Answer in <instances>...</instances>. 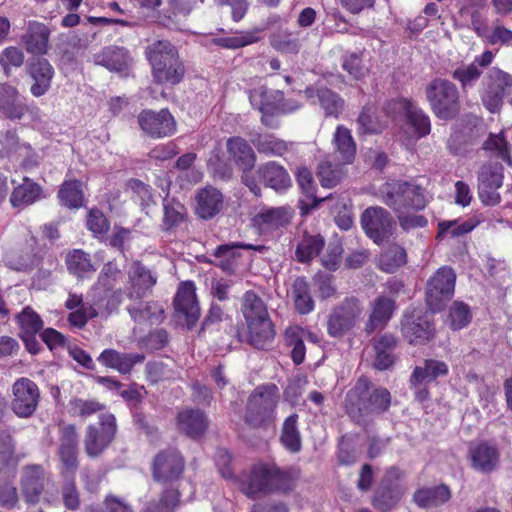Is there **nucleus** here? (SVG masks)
I'll list each match as a JSON object with an SVG mask.
<instances>
[{
    "mask_svg": "<svg viewBox=\"0 0 512 512\" xmlns=\"http://www.w3.org/2000/svg\"><path fill=\"white\" fill-rule=\"evenodd\" d=\"M391 406V394L384 387H371L370 381L361 377L347 392L345 410L357 425L367 427L374 417L387 412Z\"/></svg>",
    "mask_w": 512,
    "mask_h": 512,
    "instance_id": "f257e3e1",
    "label": "nucleus"
},
{
    "mask_svg": "<svg viewBox=\"0 0 512 512\" xmlns=\"http://www.w3.org/2000/svg\"><path fill=\"white\" fill-rule=\"evenodd\" d=\"M291 469H281L276 465L257 464L248 472H243L239 479L240 490L249 498H256L274 492L287 493L295 483Z\"/></svg>",
    "mask_w": 512,
    "mask_h": 512,
    "instance_id": "f03ea898",
    "label": "nucleus"
},
{
    "mask_svg": "<svg viewBox=\"0 0 512 512\" xmlns=\"http://www.w3.org/2000/svg\"><path fill=\"white\" fill-rule=\"evenodd\" d=\"M241 313L248 329V342L257 349L269 346L275 329L264 300L254 291H246L241 299Z\"/></svg>",
    "mask_w": 512,
    "mask_h": 512,
    "instance_id": "7ed1b4c3",
    "label": "nucleus"
},
{
    "mask_svg": "<svg viewBox=\"0 0 512 512\" xmlns=\"http://www.w3.org/2000/svg\"><path fill=\"white\" fill-rule=\"evenodd\" d=\"M146 56L152 66L154 81L159 84L176 85L185 74L178 50L167 40H159L146 49Z\"/></svg>",
    "mask_w": 512,
    "mask_h": 512,
    "instance_id": "20e7f679",
    "label": "nucleus"
},
{
    "mask_svg": "<svg viewBox=\"0 0 512 512\" xmlns=\"http://www.w3.org/2000/svg\"><path fill=\"white\" fill-rule=\"evenodd\" d=\"M280 401L279 388L274 383L257 386L249 395L244 421L251 428H267L276 421Z\"/></svg>",
    "mask_w": 512,
    "mask_h": 512,
    "instance_id": "39448f33",
    "label": "nucleus"
},
{
    "mask_svg": "<svg viewBox=\"0 0 512 512\" xmlns=\"http://www.w3.org/2000/svg\"><path fill=\"white\" fill-rule=\"evenodd\" d=\"M379 198L394 212L422 210L426 206L424 190L415 183L391 180L382 184L378 190Z\"/></svg>",
    "mask_w": 512,
    "mask_h": 512,
    "instance_id": "423d86ee",
    "label": "nucleus"
},
{
    "mask_svg": "<svg viewBox=\"0 0 512 512\" xmlns=\"http://www.w3.org/2000/svg\"><path fill=\"white\" fill-rule=\"evenodd\" d=\"M426 98L436 117L442 120L455 118L460 111L459 91L454 83L437 78L426 89Z\"/></svg>",
    "mask_w": 512,
    "mask_h": 512,
    "instance_id": "0eeeda50",
    "label": "nucleus"
},
{
    "mask_svg": "<svg viewBox=\"0 0 512 512\" xmlns=\"http://www.w3.org/2000/svg\"><path fill=\"white\" fill-rule=\"evenodd\" d=\"M512 75L497 68H491L484 76L480 98L484 107L491 113L500 110L504 98L511 93Z\"/></svg>",
    "mask_w": 512,
    "mask_h": 512,
    "instance_id": "6e6552de",
    "label": "nucleus"
},
{
    "mask_svg": "<svg viewBox=\"0 0 512 512\" xmlns=\"http://www.w3.org/2000/svg\"><path fill=\"white\" fill-rule=\"evenodd\" d=\"M363 305L357 297L349 296L334 306L327 319V333L331 337H341L350 331L360 320Z\"/></svg>",
    "mask_w": 512,
    "mask_h": 512,
    "instance_id": "1a4fd4ad",
    "label": "nucleus"
},
{
    "mask_svg": "<svg viewBox=\"0 0 512 512\" xmlns=\"http://www.w3.org/2000/svg\"><path fill=\"white\" fill-rule=\"evenodd\" d=\"M117 432L116 418L111 413L101 414L98 424L86 428L84 450L88 457L100 456L111 444Z\"/></svg>",
    "mask_w": 512,
    "mask_h": 512,
    "instance_id": "9d476101",
    "label": "nucleus"
},
{
    "mask_svg": "<svg viewBox=\"0 0 512 512\" xmlns=\"http://www.w3.org/2000/svg\"><path fill=\"white\" fill-rule=\"evenodd\" d=\"M40 390L35 382L26 377L17 379L12 385L10 408L19 418H30L39 405Z\"/></svg>",
    "mask_w": 512,
    "mask_h": 512,
    "instance_id": "9b49d317",
    "label": "nucleus"
},
{
    "mask_svg": "<svg viewBox=\"0 0 512 512\" xmlns=\"http://www.w3.org/2000/svg\"><path fill=\"white\" fill-rule=\"evenodd\" d=\"M456 275L452 268L443 266L428 280L426 302L432 312L440 311L454 293Z\"/></svg>",
    "mask_w": 512,
    "mask_h": 512,
    "instance_id": "f8f14e48",
    "label": "nucleus"
},
{
    "mask_svg": "<svg viewBox=\"0 0 512 512\" xmlns=\"http://www.w3.org/2000/svg\"><path fill=\"white\" fill-rule=\"evenodd\" d=\"M401 332L411 344H425L432 340L435 328L430 315L416 309H407L401 320Z\"/></svg>",
    "mask_w": 512,
    "mask_h": 512,
    "instance_id": "ddd939ff",
    "label": "nucleus"
},
{
    "mask_svg": "<svg viewBox=\"0 0 512 512\" xmlns=\"http://www.w3.org/2000/svg\"><path fill=\"white\" fill-rule=\"evenodd\" d=\"M361 226L370 239L380 244L392 235L394 220L386 209L369 207L361 215Z\"/></svg>",
    "mask_w": 512,
    "mask_h": 512,
    "instance_id": "4468645a",
    "label": "nucleus"
},
{
    "mask_svg": "<svg viewBox=\"0 0 512 512\" xmlns=\"http://www.w3.org/2000/svg\"><path fill=\"white\" fill-rule=\"evenodd\" d=\"M401 476L400 469L396 467L387 469L372 500L376 509L387 511L400 501L404 493L402 486L398 483Z\"/></svg>",
    "mask_w": 512,
    "mask_h": 512,
    "instance_id": "2eb2a0df",
    "label": "nucleus"
},
{
    "mask_svg": "<svg viewBox=\"0 0 512 512\" xmlns=\"http://www.w3.org/2000/svg\"><path fill=\"white\" fill-rule=\"evenodd\" d=\"M137 120L141 130L152 138L168 137L176 131L175 119L168 109L143 110Z\"/></svg>",
    "mask_w": 512,
    "mask_h": 512,
    "instance_id": "dca6fc26",
    "label": "nucleus"
},
{
    "mask_svg": "<svg viewBox=\"0 0 512 512\" xmlns=\"http://www.w3.org/2000/svg\"><path fill=\"white\" fill-rule=\"evenodd\" d=\"M184 459L173 449L160 451L154 458L152 475L157 482H173L178 480L184 471Z\"/></svg>",
    "mask_w": 512,
    "mask_h": 512,
    "instance_id": "f3484780",
    "label": "nucleus"
},
{
    "mask_svg": "<svg viewBox=\"0 0 512 512\" xmlns=\"http://www.w3.org/2000/svg\"><path fill=\"white\" fill-rule=\"evenodd\" d=\"M175 311L179 318H183L190 330L200 317V307L196 298V287L192 281L180 284L174 299Z\"/></svg>",
    "mask_w": 512,
    "mask_h": 512,
    "instance_id": "a211bd4d",
    "label": "nucleus"
},
{
    "mask_svg": "<svg viewBox=\"0 0 512 512\" xmlns=\"http://www.w3.org/2000/svg\"><path fill=\"white\" fill-rule=\"evenodd\" d=\"M282 98V91L268 89L265 86L249 91L250 103L262 113L261 121L266 126H274L272 117L278 114Z\"/></svg>",
    "mask_w": 512,
    "mask_h": 512,
    "instance_id": "6ab92c4d",
    "label": "nucleus"
},
{
    "mask_svg": "<svg viewBox=\"0 0 512 512\" xmlns=\"http://www.w3.org/2000/svg\"><path fill=\"white\" fill-rule=\"evenodd\" d=\"M478 182V195L481 202L486 206L499 204L501 196L498 189L503 182L500 167L484 165L478 174Z\"/></svg>",
    "mask_w": 512,
    "mask_h": 512,
    "instance_id": "aec40b11",
    "label": "nucleus"
},
{
    "mask_svg": "<svg viewBox=\"0 0 512 512\" xmlns=\"http://www.w3.org/2000/svg\"><path fill=\"white\" fill-rule=\"evenodd\" d=\"M46 482L44 469L40 465L23 467L20 476V490L28 505H36L40 502Z\"/></svg>",
    "mask_w": 512,
    "mask_h": 512,
    "instance_id": "412c9836",
    "label": "nucleus"
},
{
    "mask_svg": "<svg viewBox=\"0 0 512 512\" xmlns=\"http://www.w3.org/2000/svg\"><path fill=\"white\" fill-rule=\"evenodd\" d=\"M78 433L74 425H64L60 429L58 456L62 472L74 474L78 468Z\"/></svg>",
    "mask_w": 512,
    "mask_h": 512,
    "instance_id": "4be33fe9",
    "label": "nucleus"
},
{
    "mask_svg": "<svg viewBox=\"0 0 512 512\" xmlns=\"http://www.w3.org/2000/svg\"><path fill=\"white\" fill-rule=\"evenodd\" d=\"M468 459L474 470L488 474L498 467L500 453L495 445L487 442L471 443L468 450Z\"/></svg>",
    "mask_w": 512,
    "mask_h": 512,
    "instance_id": "5701e85b",
    "label": "nucleus"
},
{
    "mask_svg": "<svg viewBox=\"0 0 512 512\" xmlns=\"http://www.w3.org/2000/svg\"><path fill=\"white\" fill-rule=\"evenodd\" d=\"M304 94L312 104H319L327 117L338 118L344 109V100L326 87L308 86Z\"/></svg>",
    "mask_w": 512,
    "mask_h": 512,
    "instance_id": "b1692460",
    "label": "nucleus"
},
{
    "mask_svg": "<svg viewBox=\"0 0 512 512\" xmlns=\"http://www.w3.org/2000/svg\"><path fill=\"white\" fill-rule=\"evenodd\" d=\"M145 360L140 353H122L115 349H104L97 357V361L105 367L114 369L121 374H129L136 364Z\"/></svg>",
    "mask_w": 512,
    "mask_h": 512,
    "instance_id": "393cba45",
    "label": "nucleus"
},
{
    "mask_svg": "<svg viewBox=\"0 0 512 512\" xmlns=\"http://www.w3.org/2000/svg\"><path fill=\"white\" fill-rule=\"evenodd\" d=\"M130 288L128 297L140 299L145 297L157 282V276L147 267L136 261L129 271Z\"/></svg>",
    "mask_w": 512,
    "mask_h": 512,
    "instance_id": "a878e982",
    "label": "nucleus"
},
{
    "mask_svg": "<svg viewBox=\"0 0 512 512\" xmlns=\"http://www.w3.org/2000/svg\"><path fill=\"white\" fill-rule=\"evenodd\" d=\"M396 309L395 301L387 296H379L371 303V312L365 324V332L373 333L377 329H383L393 316Z\"/></svg>",
    "mask_w": 512,
    "mask_h": 512,
    "instance_id": "bb28decb",
    "label": "nucleus"
},
{
    "mask_svg": "<svg viewBox=\"0 0 512 512\" xmlns=\"http://www.w3.org/2000/svg\"><path fill=\"white\" fill-rule=\"evenodd\" d=\"M45 197L46 195L41 185L28 177H24L23 182L12 190L9 202L13 208L23 209Z\"/></svg>",
    "mask_w": 512,
    "mask_h": 512,
    "instance_id": "cd10ccee",
    "label": "nucleus"
},
{
    "mask_svg": "<svg viewBox=\"0 0 512 512\" xmlns=\"http://www.w3.org/2000/svg\"><path fill=\"white\" fill-rule=\"evenodd\" d=\"M124 279V274L116 262L109 261L104 264L98 275L97 282L92 287V302L100 303L102 301V292H110L116 289V285Z\"/></svg>",
    "mask_w": 512,
    "mask_h": 512,
    "instance_id": "c85d7f7f",
    "label": "nucleus"
},
{
    "mask_svg": "<svg viewBox=\"0 0 512 512\" xmlns=\"http://www.w3.org/2000/svg\"><path fill=\"white\" fill-rule=\"evenodd\" d=\"M178 429L190 438H198L208 427L205 413L200 409L187 408L177 415Z\"/></svg>",
    "mask_w": 512,
    "mask_h": 512,
    "instance_id": "c756f323",
    "label": "nucleus"
},
{
    "mask_svg": "<svg viewBox=\"0 0 512 512\" xmlns=\"http://www.w3.org/2000/svg\"><path fill=\"white\" fill-rule=\"evenodd\" d=\"M196 213L202 219H211L223 208V194L213 186H207L196 195Z\"/></svg>",
    "mask_w": 512,
    "mask_h": 512,
    "instance_id": "7c9ffc66",
    "label": "nucleus"
},
{
    "mask_svg": "<svg viewBox=\"0 0 512 512\" xmlns=\"http://www.w3.org/2000/svg\"><path fill=\"white\" fill-rule=\"evenodd\" d=\"M229 158L243 170L250 172L256 162V155L249 143L241 137H230L226 142Z\"/></svg>",
    "mask_w": 512,
    "mask_h": 512,
    "instance_id": "2f4dec72",
    "label": "nucleus"
},
{
    "mask_svg": "<svg viewBox=\"0 0 512 512\" xmlns=\"http://www.w3.org/2000/svg\"><path fill=\"white\" fill-rule=\"evenodd\" d=\"M29 73L34 80L30 89L32 95L35 97L44 95L50 89L54 76L52 65L45 58H37L30 63Z\"/></svg>",
    "mask_w": 512,
    "mask_h": 512,
    "instance_id": "473e14b6",
    "label": "nucleus"
},
{
    "mask_svg": "<svg viewBox=\"0 0 512 512\" xmlns=\"http://www.w3.org/2000/svg\"><path fill=\"white\" fill-rule=\"evenodd\" d=\"M50 29L43 23L29 22L26 33L22 36V41L26 46L28 53L44 55L48 50Z\"/></svg>",
    "mask_w": 512,
    "mask_h": 512,
    "instance_id": "72a5a7b5",
    "label": "nucleus"
},
{
    "mask_svg": "<svg viewBox=\"0 0 512 512\" xmlns=\"http://www.w3.org/2000/svg\"><path fill=\"white\" fill-rule=\"evenodd\" d=\"M257 172L264 184L276 192H284L291 186V178L286 169L274 161L261 165Z\"/></svg>",
    "mask_w": 512,
    "mask_h": 512,
    "instance_id": "f704fd0d",
    "label": "nucleus"
},
{
    "mask_svg": "<svg viewBox=\"0 0 512 512\" xmlns=\"http://www.w3.org/2000/svg\"><path fill=\"white\" fill-rule=\"evenodd\" d=\"M334 157L341 164H351L356 155V144L351 131L339 125L333 135Z\"/></svg>",
    "mask_w": 512,
    "mask_h": 512,
    "instance_id": "c9c22d12",
    "label": "nucleus"
},
{
    "mask_svg": "<svg viewBox=\"0 0 512 512\" xmlns=\"http://www.w3.org/2000/svg\"><path fill=\"white\" fill-rule=\"evenodd\" d=\"M398 339L391 333H385L374 340L373 348L375 351V360L373 366L378 370L389 369L395 361L394 351L397 347Z\"/></svg>",
    "mask_w": 512,
    "mask_h": 512,
    "instance_id": "e433bc0d",
    "label": "nucleus"
},
{
    "mask_svg": "<svg viewBox=\"0 0 512 512\" xmlns=\"http://www.w3.org/2000/svg\"><path fill=\"white\" fill-rule=\"evenodd\" d=\"M0 112L9 119H21L27 112V106L11 85H0Z\"/></svg>",
    "mask_w": 512,
    "mask_h": 512,
    "instance_id": "4c0bfd02",
    "label": "nucleus"
},
{
    "mask_svg": "<svg viewBox=\"0 0 512 512\" xmlns=\"http://www.w3.org/2000/svg\"><path fill=\"white\" fill-rule=\"evenodd\" d=\"M130 317L137 323L159 324L164 318L163 305L156 301H147L127 307Z\"/></svg>",
    "mask_w": 512,
    "mask_h": 512,
    "instance_id": "58836bf2",
    "label": "nucleus"
},
{
    "mask_svg": "<svg viewBox=\"0 0 512 512\" xmlns=\"http://www.w3.org/2000/svg\"><path fill=\"white\" fill-rule=\"evenodd\" d=\"M448 373V366L445 362L427 359L424 361V366H416L410 377V384L417 387L420 384L432 382L440 376H445Z\"/></svg>",
    "mask_w": 512,
    "mask_h": 512,
    "instance_id": "ea45409f",
    "label": "nucleus"
},
{
    "mask_svg": "<svg viewBox=\"0 0 512 512\" xmlns=\"http://www.w3.org/2000/svg\"><path fill=\"white\" fill-rule=\"evenodd\" d=\"M451 492L446 485L422 488L415 492L413 499L421 508L438 507L449 501Z\"/></svg>",
    "mask_w": 512,
    "mask_h": 512,
    "instance_id": "a19ab883",
    "label": "nucleus"
},
{
    "mask_svg": "<svg viewBox=\"0 0 512 512\" xmlns=\"http://www.w3.org/2000/svg\"><path fill=\"white\" fill-rule=\"evenodd\" d=\"M93 61L110 71H121L127 66V51L124 48L108 46L94 54Z\"/></svg>",
    "mask_w": 512,
    "mask_h": 512,
    "instance_id": "79ce46f5",
    "label": "nucleus"
},
{
    "mask_svg": "<svg viewBox=\"0 0 512 512\" xmlns=\"http://www.w3.org/2000/svg\"><path fill=\"white\" fill-rule=\"evenodd\" d=\"M298 418V414H291L284 420L281 429L280 441L291 453L299 452L302 447L301 434L298 429Z\"/></svg>",
    "mask_w": 512,
    "mask_h": 512,
    "instance_id": "37998d69",
    "label": "nucleus"
},
{
    "mask_svg": "<svg viewBox=\"0 0 512 512\" xmlns=\"http://www.w3.org/2000/svg\"><path fill=\"white\" fill-rule=\"evenodd\" d=\"M291 217L290 209L277 207L262 210L257 214L256 220L263 229L274 230L289 224Z\"/></svg>",
    "mask_w": 512,
    "mask_h": 512,
    "instance_id": "c03bdc74",
    "label": "nucleus"
},
{
    "mask_svg": "<svg viewBox=\"0 0 512 512\" xmlns=\"http://www.w3.org/2000/svg\"><path fill=\"white\" fill-rule=\"evenodd\" d=\"M68 271L79 279L90 278L96 271L89 254L82 250H73L66 257Z\"/></svg>",
    "mask_w": 512,
    "mask_h": 512,
    "instance_id": "a18cd8bd",
    "label": "nucleus"
},
{
    "mask_svg": "<svg viewBox=\"0 0 512 512\" xmlns=\"http://www.w3.org/2000/svg\"><path fill=\"white\" fill-rule=\"evenodd\" d=\"M292 297L298 313L309 314L314 310V300L310 293V286L305 278H297L292 285Z\"/></svg>",
    "mask_w": 512,
    "mask_h": 512,
    "instance_id": "49530a36",
    "label": "nucleus"
},
{
    "mask_svg": "<svg viewBox=\"0 0 512 512\" xmlns=\"http://www.w3.org/2000/svg\"><path fill=\"white\" fill-rule=\"evenodd\" d=\"M58 198L68 208H80L84 203L82 183L78 180L64 181L59 188Z\"/></svg>",
    "mask_w": 512,
    "mask_h": 512,
    "instance_id": "de8ad7c7",
    "label": "nucleus"
},
{
    "mask_svg": "<svg viewBox=\"0 0 512 512\" xmlns=\"http://www.w3.org/2000/svg\"><path fill=\"white\" fill-rule=\"evenodd\" d=\"M251 141L260 154L267 156H282L288 150L287 143L273 134H258Z\"/></svg>",
    "mask_w": 512,
    "mask_h": 512,
    "instance_id": "09e8293b",
    "label": "nucleus"
},
{
    "mask_svg": "<svg viewBox=\"0 0 512 512\" xmlns=\"http://www.w3.org/2000/svg\"><path fill=\"white\" fill-rule=\"evenodd\" d=\"M344 166L341 162L333 164L327 159L321 161L317 172L321 185L325 188H333L338 185L346 174Z\"/></svg>",
    "mask_w": 512,
    "mask_h": 512,
    "instance_id": "8fccbe9b",
    "label": "nucleus"
},
{
    "mask_svg": "<svg viewBox=\"0 0 512 512\" xmlns=\"http://www.w3.org/2000/svg\"><path fill=\"white\" fill-rule=\"evenodd\" d=\"M407 262V254L405 249L398 244H391L381 254L379 259V267L387 273H394Z\"/></svg>",
    "mask_w": 512,
    "mask_h": 512,
    "instance_id": "3c124183",
    "label": "nucleus"
},
{
    "mask_svg": "<svg viewBox=\"0 0 512 512\" xmlns=\"http://www.w3.org/2000/svg\"><path fill=\"white\" fill-rule=\"evenodd\" d=\"M406 115L408 124L413 128V136L416 139L427 136L431 131V122L429 116L420 108L412 103L406 105Z\"/></svg>",
    "mask_w": 512,
    "mask_h": 512,
    "instance_id": "603ef678",
    "label": "nucleus"
},
{
    "mask_svg": "<svg viewBox=\"0 0 512 512\" xmlns=\"http://www.w3.org/2000/svg\"><path fill=\"white\" fill-rule=\"evenodd\" d=\"M29 246L31 252H26L20 255L18 258H11L9 260V267L16 271H28L40 264V261L44 255V251L40 247H34L36 244V238L31 236L29 240Z\"/></svg>",
    "mask_w": 512,
    "mask_h": 512,
    "instance_id": "864d4df0",
    "label": "nucleus"
},
{
    "mask_svg": "<svg viewBox=\"0 0 512 512\" xmlns=\"http://www.w3.org/2000/svg\"><path fill=\"white\" fill-rule=\"evenodd\" d=\"M324 239L317 235H305L297 244L295 255L301 263H307L318 256L324 247Z\"/></svg>",
    "mask_w": 512,
    "mask_h": 512,
    "instance_id": "5fc2aeb1",
    "label": "nucleus"
},
{
    "mask_svg": "<svg viewBox=\"0 0 512 512\" xmlns=\"http://www.w3.org/2000/svg\"><path fill=\"white\" fill-rule=\"evenodd\" d=\"M17 323L20 329L19 335H28L30 337L39 333L44 325L41 316L29 306L25 307L17 315Z\"/></svg>",
    "mask_w": 512,
    "mask_h": 512,
    "instance_id": "6e6d98bb",
    "label": "nucleus"
},
{
    "mask_svg": "<svg viewBox=\"0 0 512 512\" xmlns=\"http://www.w3.org/2000/svg\"><path fill=\"white\" fill-rule=\"evenodd\" d=\"M239 248L244 249H255L261 251L264 249L263 246H254L252 244H243V243H227L219 245L213 252V255L217 258H223L220 260L218 266L226 272H231L233 270L232 263L230 258L235 257L236 250Z\"/></svg>",
    "mask_w": 512,
    "mask_h": 512,
    "instance_id": "4d7b16f0",
    "label": "nucleus"
},
{
    "mask_svg": "<svg viewBox=\"0 0 512 512\" xmlns=\"http://www.w3.org/2000/svg\"><path fill=\"white\" fill-rule=\"evenodd\" d=\"M163 229L170 230L184 221L186 214L185 207L174 199L165 198L163 201Z\"/></svg>",
    "mask_w": 512,
    "mask_h": 512,
    "instance_id": "13d9d810",
    "label": "nucleus"
},
{
    "mask_svg": "<svg viewBox=\"0 0 512 512\" xmlns=\"http://www.w3.org/2000/svg\"><path fill=\"white\" fill-rule=\"evenodd\" d=\"M105 409V405L94 399L72 398L69 401V413L74 417L86 419Z\"/></svg>",
    "mask_w": 512,
    "mask_h": 512,
    "instance_id": "bf43d9fd",
    "label": "nucleus"
},
{
    "mask_svg": "<svg viewBox=\"0 0 512 512\" xmlns=\"http://www.w3.org/2000/svg\"><path fill=\"white\" fill-rule=\"evenodd\" d=\"M270 43L273 48L283 53H298L301 47L297 34L288 30H279L271 35Z\"/></svg>",
    "mask_w": 512,
    "mask_h": 512,
    "instance_id": "052dcab7",
    "label": "nucleus"
},
{
    "mask_svg": "<svg viewBox=\"0 0 512 512\" xmlns=\"http://www.w3.org/2000/svg\"><path fill=\"white\" fill-rule=\"evenodd\" d=\"M482 70L476 67L472 62L457 67L452 77L458 81L463 91L473 88L482 76Z\"/></svg>",
    "mask_w": 512,
    "mask_h": 512,
    "instance_id": "680f3d73",
    "label": "nucleus"
},
{
    "mask_svg": "<svg viewBox=\"0 0 512 512\" xmlns=\"http://www.w3.org/2000/svg\"><path fill=\"white\" fill-rule=\"evenodd\" d=\"M358 131L362 134H377L383 129L376 116V108L372 105H366L357 119Z\"/></svg>",
    "mask_w": 512,
    "mask_h": 512,
    "instance_id": "e2e57ef3",
    "label": "nucleus"
},
{
    "mask_svg": "<svg viewBox=\"0 0 512 512\" xmlns=\"http://www.w3.org/2000/svg\"><path fill=\"white\" fill-rule=\"evenodd\" d=\"M449 318L453 330L464 328L472 318L469 306L463 302H454L449 309Z\"/></svg>",
    "mask_w": 512,
    "mask_h": 512,
    "instance_id": "0e129e2a",
    "label": "nucleus"
},
{
    "mask_svg": "<svg viewBox=\"0 0 512 512\" xmlns=\"http://www.w3.org/2000/svg\"><path fill=\"white\" fill-rule=\"evenodd\" d=\"M475 226L476 224L471 221H464L461 223L456 220L442 221L438 224L437 238H444L447 235H450L451 237H458L469 233Z\"/></svg>",
    "mask_w": 512,
    "mask_h": 512,
    "instance_id": "69168bd1",
    "label": "nucleus"
},
{
    "mask_svg": "<svg viewBox=\"0 0 512 512\" xmlns=\"http://www.w3.org/2000/svg\"><path fill=\"white\" fill-rule=\"evenodd\" d=\"M23 63L24 53L18 47L9 46L0 53V65L6 76L10 75L12 68H19Z\"/></svg>",
    "mask_w": 512,
    "mask_h": 512,
    "instance_id": "338daca9",
    "label": "nucleus"
},
{
    "mask_svg": "<svg viewBox=\"0 0 512 512\" xmlns=\"http://www.w3.org/2000/svg\"><path fill=\"white\" fill-rule=\"evenodd\" d=\"M418 210H403L395 212L399 222V226L406 232L413 229L423 228L427 225L428 220L423 215L417 214Z\"/></svg>",
    "mask_w": 512,
    "mask_h": 512,
    "instance_id": "774afa93",
    "label": "nucleus"
}]
</instances>
